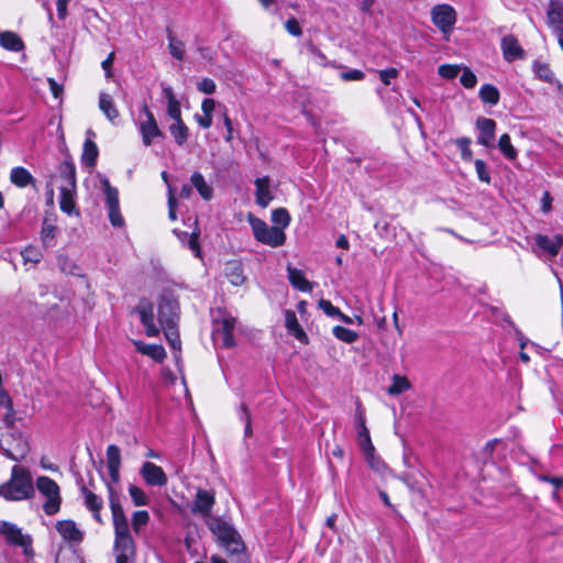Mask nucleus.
<instances>
[{"mask_svg": "<svg viewBox=\"0 0 563 563\" xmlns=\"http://www.w3.org/2000/svg\"><path fill=\"white\" fill-rule=\"evenodd\" d=\"M379 78L385 86L390 85V80L398 77L399 71L396 68H387L378 71Z\"/></svg>", "mask_w": 563, "mask_h": 563, "instance_id": "59", "label": "nucleus"}, {"mask_svg": "<svg viewBox=\"0 0 563 563\" xmlns=\"http://www.w3.org/2000/svg\"><path fill=\"white\" fill-rule=\"evenodd\" d=\"M460 81L466 89H472L477 84V78L475 74L467 67L463 68V73L460 77Z\"/></svg>", "mask_w": 563, "mask_h": 563, "instance_id": "55", "label": "nucleus"}, {"mask_svg": "<svg viewBox=\"0 0 563 563\" xmlns=\"http://www.w3.org/2000/svg\"><path fill=\"white\" fill-rule=\"evenodd\" d=\"M97 144L87 139L84 143L82 161L87 166H95L98 157Z\"/></svg>", "mask_w": 563, "mask_h": 563, "instance_id": "38", "label": "nucleus"}, {"mask_svg": "<svg viewBox=\"0 0 563 563\" xmlns=\"http://www.w3.org/2000/svg\"><path fill=\"white\" fill-rule=\"evenodd\" d=\"M0 533L5 537L9 543L21 547L26 556L33 555L32 538L29 534H23L15 525L5 521L1 522Z\"/></svg>", "mask_w": 563, "mask_h": 563, "instance_id": "7", "label": "nucleus"}, {"mask_svg": "<svg viewBox=\"0 0 563 563\" xmlns=\"http://www.w3.org/2000/svg\"><path fill=\"white\" fill-rule=\"evenodd\" d=\"M209 528L221 544L230 552L235 553L241 550L242 543L239 540L236 531L231 525L220 519H213L209 523Z\"/></svg>", "mask_w": 563, "mask_h": 563, "instance_id": "5", "label": "nucleus"}, {"mask_svg": "<svg viewBox=\"0 0 563 563\" xmlns=\"http://www.w3.org/2000/svg\"><path fill=\"white\" fill-rule=\"evenodd\" d=\"M167 38L170 55L177 60H183L185 57V43L172 33H168Z\"/></svg>", "mask_w": 563, "mask_h": 563, "instance_id": "39", "label": "nucleus"}, {"mask_svg": "<svg viewBox=\"0 0 563 563\" xmlns=\"http://www.w3.org/2000/svg\"><path fill=\"white\" fill-rule=\"evenodd\" d=\"M272 221L284 230L290 222V216L286 209L277 208L272 212Z\"/></svg>", "mask_w": 563, "mask_h": 563, "instance_id": "49", "label": "nucleus"}, {"mask_svg": "<svg viewBox=\"0 0 563 563\" xmlns=\"http://www.w3.org/2000/svg\"><path fill=\"white\" fill-rule=\"evenodd\" d=\"M355 426L357 430L358 438L361 440V444L365 451H373L374 448L371 442L369 431L365 424V410L357 404L356 412H355Z\"/></svg>", "mask_w": 563, "mask_h": 563, "instance_id": "21", "label": "nucleus"}, {"mask_svg": "<svg viewBox=\"0 0 563 563\" xmlns=\"http://www.w3.org/2000/svg\"><path fill=\"white\" fill-rule=\"evenodd\" d=\"M500 48L504 58L508 63H511L517 59H522L525 57L523 48L512 34H508L501 38Z\"/></svg>", "mask_w": 563, "mask_h": 563, "instance_id": "16", "label": "nucleus"}, {"mask_svg": "<svg viewBox=\"0 0 563 563\" xmlns=\"http://www.w3.org/2000/svg\"><path fill=\"white\" fill-rule=\"evenodd\" d=\"M99 109L110 122H114V120L119 118V111L114 104L113 98L107 92H100L99 95Z\"/></svg>", "mask_w": 563, "mask_h": 563, "instance_id": "30", "label": "nucleus"}, {"mask_svg": "<svg viewBox=\"0 0 563 563\" xmlns=\"http://www.w3.org/2000/svg\"><path fill=\"white\" fill-rule=\"evenodd\" d=\"M498 147L504 156L510 161H514L517 157V151L512 146L510 136L508 134H503L498 141Z\"/></svg>", "mask_w": 563, "mask_h": 563, "instance_id": "43", "label": "nucleus"}, {"mask_svg": "<svg viewBox=\"0 0 563 563\" xmlns=\"http://www.w3.org/2000/svg\"><path fill=\"white\" fill-rule=\"evenodd\" d=\"M163 329H164L166 340L168 341L170 347L174 350L175 353H179L180 352V338H179V333L177 331V325L165 327ZM175 357H177V354H175Z\"/></svg>", "mask_w": 563, "mask_h": 563, "instance_id": "42", "label": "nucleus"}, {"mask_svg": "<svg viewBox=\"0 0 563 563\" xmlns=\"http://www.w3.org/2000/svg\"><path fill=\"white\" fill-rule=\"evenodd\" d=\"M286 325L287 328L289 329V331L292 332V334L299 340V341H302L303 339L307 338L306 333L303 332V330L300 328L298 321H297V318L295 316L294 312H287V316H286Z\"/></svg>", "mask_w": 563, "mask_h": 563, "instance_id": "44", "label": "nucleus"}, {"mask_svg": "<svg viewBox=\"0 0 563 563\" xmlns=\"http://www.w3.org/2000/svg\"><path fill=\"white\" fill-rule=\"evenodd\" d=\"M249 223L252 228L254 238L271 247L282 246L286 241V234L278 227H268L266 222L260 218L249 214Z\"/></svg>", "mask_w": 563, "mask_h": 563, "instance_id": "3", "label": "nucleus"}, {"mask_svg": "<svg viewBox=\"0 0 563 563\" xmlns=\"http://www.w3.org/2000/svg\"><path fill=\"white\" fill-rule=\"evenodd\" d=\"M10 180L16 187L24 188L34 181L31 173L24 167H14L10 173Z\"/></svg>", "mask_w": 563, "mask_h": 563, "instance_id": "32", "label": "nucleus"}, {"mask_svg": "<svg viewBox=\"0 0 563 563\" xmlns=\"http://www.w3.org/2000/svg\"><path fill=\"white\" fill-rule=\"evenodd\" d=\"M476 125L479 130L477 142L486 147H492L495 139L496 122L493 119L479 118Z\"/></svg>", "mask_w": 563, "mask_h": 563, "instance_id": "20", "label": "nucleus"}, {"mask_svg": "<svg viewBox=\"0 0 563 563\" xmlns=\"http://www.w3.org/2000/svg\"><path fill=\"white\" fill-rule=\"evenodd\" d=\"M174 233L177 235L183 245H187L196 257H200L201 250L198 242L200 232L198 229H195L191 233L175 229Z\"/></svg>", "mask_w": 563, "mask_h": 563, "instance_id": "27", "label": "nucleus"}, {"mask_svg": "<svg viewBox=\"0 0 563 563\" xmlns=\"http://www.w3.org/2000/svg\"><path fill=\"white\" fill-rule=\"evenodd\" d=\"M30 451L27 435L20 429H12L0 437V453L8 459L21 462Z\"/></svg>", "mask_w": 563, "mask_h": 563, "instance_id": "2", "label": "nucleus"}, {"mask_svg": "<svg viewBox=\"0 0 563 563\" xmlns=\"http://www.w3.org/2000/svg\"><path fill=\"white\" fill-rule=\"evenodd\" d=\"M5 410L7 411L2 418V422H3L4 427L8 429V431H11L12 429H16L15 428L16 418H15V410L13 408V405H11L10 407H7Z\"/></svg>", "mask_w": 563, "mask_h": 563, "instance_id": "56", "label": "nucleus"}, {"mask_svg": "<svg viewBox=\"0 0 563 563\" xmlns=\"http://www.w3.org/2000/svg\"><path fill=\"white\" fill-rule=\"evenodd\" d=\"M217 85L211 78H202L197 84V89L203 93L211 95L216 91Z\"/></svg>", "mask_w": 563, "mask_h": 563, "instance_id": "58", "label": "nucleus"}, {"mask_svg": "<svg viewBox=\"0 0 563 563\" xmlns=\"http://www.w3.org/2000/svg\"><path fill=\"white\" fill-rule=\"evenodd\" d=\"M255 185V201L262 207L266 208L274 199V195L271 190V179L268 176L256 178Z\"/></svg>", "mask_w": 563, "mask_h": 563, "instance_id": "19", "label": "nucleus"}, {"mask_svg": "<svg viewBox=\"0 0 563 563\" xmlns=\"http://www.w3.org/2000/svg\"><path fill=\"white\" fill-rule=\"evenodd\" d=\"M115 561H134L135 545L131 534L118 536L114 540Z\"/></svg>", "mask_w": 563, "mask_h": 563, "instance_id": "17", "label": "nucleus"}, {"mask_svg": "<svg viewBox=\"0 0 563 563\" xmlns=\"http://www.w3.org/2000/svg\"><path fill=\"white\" fill-rule=\"evenodd\" d=\"M140 319L145 328L147 336H156L159 333V329L154 322L153 307L150 303H141L137 308Z\"/></svg>", "mask_w": 563, "mask_h": 563, "instance_id": "23", "label": "nucleus"}, {"mask_svg": "<svg viewBox=\"0 0 563 563\" xmlns=\"http://www.w3.org/2000/svg\"><path fill=\"white\" fill-rule=\"evenodd\" d=\"M340 77L344 81H357L364 79L365 75L362 70L351 69L340 74Z\"/></svg>", "mask_w": 563, "mask_h": 563, "instance_id": "60", "label": "nucleus"}, {"mask_svg": "<svg viewBox=\"0 0 563 563\" xmlns=\"http://www.w3.org/2000/svg\"><path fill=\"white\" fill-rule=\"evenodd\" d=\"M411 384L405 376L396 374L391 378V385L388 387L387 393L391 396H397L409 390Z\"/></svg>", "mask_w": 563, "mask_h": 563, "instance_id": "36", "label": "nucleus"}, {"mask_svg": "<svg viewBox=\"0 0 563 563\" xmlns=\"http://www.w3.org/2000/svg\"><path fill=\"white\" fill-rule=\"evenodd\" d=\"M107 208L109 220L113 227L121 228L124 224L123 217L119 207V192L115 188L111 187L108 180H104Z\"/></svg>", "mask_w": 563, "mask_h": 563, "instance_id": "12", "label": "nucleus"}, {"mask_svg": "<svg viewBox=\"0 0 563 563\" xmlns=\"http://www.w3.org/2000/svg\"><path fill=\"white\" fill-rule=\"evenodd\" d=\"M129 494H130L131 499L133 500L134 505H136V506H146L150 503V498L145 494V492L135 485H131L129 487Z\"/></svg>", "mask_w": 563, "mask_h": 563, "instance_id": "47", "label": "nucleus"}, {"mask_svg": "<svg viewBox=\"0 0 563 563\" xmlns=\"http://www.w3.org/2000/svg\"><path fill=\"white\" fill-rule=\"evenodd\" d=\"M532 68L538 79L551 85H555L560 91L563 90L562 84L559 80H556L555 74L547 63L536 60L533 63Z\"/></svg>", "mask_w": 563, "mask_h": 563, "instance_id": "25", "label": "nucleus"}, {"mask_svg": "<svg viewBox=\"0 0 563 563\" xmlns=\"http://www.w3.org/2000/svg\"><path fill=\"white\" fill-rule=\"evenodd\" d=\"M56 530L66 541L80 542L82 540V533L73 520L57 521Z\"/></svg>", "mask_w": 563, "mask_h": 563, "instance_id": "24", "label": "nucleus"}, {"mask_svg": "<svg viewBox=\"0 0 563 563\" xmlns=\"http://www.w3.org/2000/svg\"><path fill=\"white\" fill-rule=\"evenodd\" d=\"M285 27L287 32L294 36H300L302 34L301 27L295 18H290L286 21Z\"/></svg>", "mask_w": 563, "mask_h": 563, "instance_id": "62", "label": "nucleus"}, {"mask_svg": "<svg viewBox=\"0 0 563 563\" xmlns=\"http://www.w3.org/2000/svg\"><path fill=\"white\" fill-rule=\"evenodd\" d=\"M227 276L230 280V283L234 286H240L243 284L244 282V275L242 273V268L240 265L238 264H231L228 268H227Z\"/></svg>", "mask_w": 563, "mask_h": 563, "instance_id": "48", "label": "nucleus"}, {"mask_svg": "<svg viewBox=\"0 0 563 563\" xmlns=\"http://www.w3.org/2000/svg\"><path fill=\"white\" fill-rule=\"evenodd\" d=\"M60 181L58 187L76 188L75 166L69 162H63L58 166V176L52 177L47 183L49 194L53 195L54 183Z\"/></svg>", "mask_w": 563, "mask_h": 563, "instance_id": "13", "label": "nucleus"}, {"mask_svg": "<svg viewBox=\"0 0 563 563\" xmlns=\"http://www.w3.org/2000/svg\"><path fill=\"white\" fill-rule=\"evenodd\" d=\"M235 323V318L229 314L217 319L213 329L214 341L221 342L223 347H232L235 344L233 336Z\"/></svg>", "mask_w": 563, "mask_h": 563, "instance_id": "10", "label": "nucleus"}, {"mask_svg": "<svg viewBox=\"0 0 563 563\" xmlns=\"http://www.w3.org/2000/svg\"><path fill=\"white\" fill-rule=\"evenodd\" d=\"M169 132L179 146H183L189 137V130L183 120L174 121L169 125Z\"/></svg>", "mask_w": 563, "mask_h": 563, "instance_id": "34", "label": "nucleus"}, {"mask_svg": "<svg viewBox=\"0 0 563 563\" xmlns=\"http://www.w3.org/2000/svg\"><path fill=\"white\" fill-rule=\"evenodd\" d=\"M81 494L85 499V505L93 512V518L101 522L100 509L102 508V499L90 492L86 486H81Z\"/></svg>", "mask_w": 563, "mask_h": 563, "instance_id": "29", "label": "nucleus"}, {"mask_svg": "<svg viewBox=\"0 0 563 563\" xmlns=\"http://www.w3.org/2000/svg\"><path fill=\"white\" fill-rule=\"evenodd\" d=\"M107 464L109 475L112 482L117 483L120 478L121 451L118 445L110 444L107 448Z\"/></svg>", "mask_w": 563, "mask_h": 563, "instance_id": "22", "label": "nucleus"}, {"mask_svg": "<svg viewBox=\"0 0 563 563\" xmlns=\"http://www.w3.org/2000/svg\"><path fill=\"white\" fill-rule=\"evenodd\" d=\"M21 256L23 257L25 263L30 262L33 264L40 263L43 258V254L40 251V249H37L36 246H33V245H29V246L24 247L21 251Z\"/></svg>", "mask_w": 563, "mask_h": 563, "instance_id": "45", "label": "nucleus"}, {"mask_svg": "<svg viewBox=\"0 0 563 563\" xmlns=\"http://www.w3.org/2000/svg\"><path fill=\"white\" fill-rule=\"evenodd\" d=\"M0 46L11 52H20L24 48L20 36L11 31L0 33Z\"/></svg>", "mask_w": 563, "mask_h": 563, "instance_id": "31", "label": "nucleus"}, {"mask_svg": "<svg viewBox=\"0 0 563 563\" xmlns=\"http://www.w3.org/2000/svg\"><path fill=\"white\" fill-rule=\"evenodd\" d=\"M456 146L461 151V157L463 161L470 162L473 157V152L470 148L471 139L468 137H460L455 141Z\"/></svg>", "mask_w": 563, "mask_h": 563, "instance_id": "52", "label": "nucleus"}, {"mask_svg": "<svg viewBox=\"0 0 563 563\" xmlns=\"http://www.w3.org/2000/svg\"><path fill=\"white\" fill-rule=\"evenodd\" d=\"M318 306L329 317H338L341 314V310L334 307L329 300L321 299Z\"/></svg>", "mask_w": 563, "mask_h": 563, "instance_id": "57", "label": "nucleus"}, {"mask_svg": "<svg viewBox=\"0 0 563 563\" xmlns=\"http://www.w3.org/2000/svg\"><path fill=\"white\" fill-rule=\"evenodd\" d=\"M474 165L478 179L485 184H489L492 178L486 163L482 159H476Z\"/></svg>", "mask_w": 563, "mask_h": 563, "instance_id": "54", "label": "nucleus"}, {"mask_svg": "<svg viewBox=\"0 0 563 563\" xmlns=\"http://www.w3.org/2000/svg\"><path fill=\"white\" fill-rule=\"evenodd\" d=\"M55 225L49 223L47 220L43 222L42 230H41V240L42 244L45 249H49L54 246V240H55Z\"/></svg>", "mask_w": 563, "mask_h": 563, "instance_id": "41", "label": "nucleus"}, {"mask_svg": "<svg viewBox=\"0 0 563 563\" xmlns=\"http://www.w3.org/2000/svg\"><path fill=\"white\" fill-rule=\"evenodd\" d=\"M140 473L147 485L164 486L167 484V476L163 468L152 462L143 463Z\"/></svg>", "mask_w": 563, "mask_h": 563, "instance_id": "14", "label": "nucleus"}, {"mask_svg": "<svg viewBox=\"0 0 563 563\" xmlns=\"http://www.w3.org/2000/svg\"><path fill=\"white\" fill-rule=\"evenodd\" d=\"M35 487L40 494L46 498L43 504V510L47 516L57 514L60 509L62 497L57 483L48 476H38L35 482Z\"/></svg>", "mask_w": 563, "mask_h": 563, "instance_id": "4", "label": "nucleus"}, {"mask_svg": "<svg viewBox=\"0 0 563 563\" xmlns=\"http://www.w3.org/2000/svg\"><path fill=\"white\" fill-rule=\"evenodd\" d=\"M35 487L31 471L15 464L11 468L10 478L0 485V497L7 501H23L33 498Z\"/></svg>", "mask_w": 563, "mask_h": 563, "instance_id": "1", "label": "nucleus"}, {"mask_svg": "<svg viewBox=\"0 0 563 563\" xmlns=\"http://www.w3.org/2000/svg\"><path fill=\"white\" fill-rule=\"evenodd\" d=\"M479 98L483 102L495 106L498 103L500 95L495 86L485 84L479 89Z\"/></svg>", "mask_w": 563, "mask_h": 563, "instance_id": "37", "label": "nucleus"}, {"mask_svg": "<svg viewBox=\"0 0 563 563\" xmlns=\"http://www.w3.org/2000/svg\"><path fill=\"white\" fill-rule=\"evenodd\" d=\"M308 54L310 59L319 65V66H325L327 65V57L325 55L312 43H309L307 45Z\"/></svg>", "mask_w": 563, "mask_h": 563, "instance_id": "53", "label": "nucleus"}, {"mask_svg": "<svg viewBox=\"0 0 563 563\" xmlns=\"http://www.w3.org/2000/svg\"><path fill=\"white\" fill-rule=\"evenodd\" d=\"M60 191L59 207L62 211L71 214L75 209L74 192L75 188L58 187Z\"/></svg>", "mask_w": 563, "mask_h": 563, "instance_id": "35", "label": "nucleus"}, {"mask_svg": "<svg viewBox=\"0 0 563 563\" xmlns=\"http://www.w3.org/2000/svg\"><path fill=\"white\" fill-rule=\"evenodd\" d=\"M461 69H462V66H460V65L444 64V65L439 66L438 74L442 78L454 79L457 77Z\"/></svg>", "mask_w": 563, "mask_h": 563, "instance_id": "50", "label": "nucleus"}, {"mask_svg": "<svg viewBox=\"0 0 563 563\" xmlns=\"http://www.w3.org/2000/svg\"><path fill=\"white\" fill-rule=\"evenodd\" d=\"M110 508L112 512L115 537L131 534L128 518L125 517L119 500L114 497H110Z\"/></svg>", "mask_w": 563, "mask_h": 563, "instance_id": "15", "label": "nucleus"}, {"mask_svg": "<svg viewBox=\"0 0 563 563\" xmlns=\"http://www.w3.org/2000/svg\"><path fill=\"white\" fill-rule=\"evenodd\" d=\"M190 181H191V185L197 189V191L199 192V195L205 199V200H210L212 198V195H213V189L212 187L205 180V177L198 173V172H195L191 177H190Z\"/></svg>", "mask_w": 563, "mask_h": 563, "instance_id": "33", "label": "nucleus"}, {"mask_svg": "<svg viewBox=\"0 0 563 563\" xmlns=\"http://www.w3.org/2000/svg\"><path fill=\"white\" fill-rule=\"evenodd\" d=\"M142 111L145 115V120L139 124V131L142 135V142L145 146H151L153 140L163 136L161 129L156 122V119L152 111L146 104L143 106Z\"/></svg>", "mask_w": 563, "mask_h": 563, "instance_id": "11", "label": "nucleus"}, {"mask_svg": "<svg viewBox=\"0 0 563 563\" xmlns=\"http://www.w3.org/2000/svg\"><path fill=\"white\" fill-rule=\"evenodd\" d=\"M288 279L292 287L303 292H311L313 289V284L307 280L302 271L287 266Z\"/></svg>", "mask_w": 563, "mask_h": 563, "instance_id": "26", "label": "nucleus"}, {"mask_svg": "<svg viewBox=\"0 0 563 563\" xmlns=\"http://www.w3.org/2000/svg\"><path fill=\"white\" fill-rule=\"evenodd\" d=\"M533 240L534 245L531 250L538 257L547 254L553 258L560 253V250L563 246L562 234H555L554 236L550 238L545 234L539 233L534 235Z\"/></svg>", "mask_w": 563, "mask_h": 563, "instance_id": "9", "label": "nucleus"}, {"mask_svg": "<svg viewBox=\"0 0 563 563\" xmlns=\"http://www.w3.org/2000/svg\"><path fill=\"white\" fill-rule=\"evenodd\" d=\"M332 334L340 341L352 344L358 340V333L350 330L347 328H344L342 325H335L332 329Z\"/></svg>", "mask_w": 563, "mask_h": 563, "instance_id": "40", "label": "nucleus"}, {"mask_svg": "<svg viewBox=\"0 0 563 563\" xmlns=\"http://www.w3.org/2000/svg\"><path fill=\"white\" fill-rule=\"evenodd\" d=\"M134 346L137 350V352L150 356L156 362H162L166 356V352L162 345L148 344L142 341H134Z\"/></svg>", "mask_w": 563, "mask_h": 563, "instance_id": "28", "label": "nucleus"}, {"mask_svg": "<svg viewBox=\"0 0 563 563\" xmlns=\"http://www.w3.org/2000/svg\"><path fill=\"white\" fill-rule=\"evenodd\" d=\"M48 85H49V89H51V92L52 95L54 96L55 99H58L62 97L63 95V86L59 85L55 79L53 78H48Z\"/></svg>", "mask_w": 563, "mask_h": 563, "instance_id": "64", "label": "nucleus"}, {"mask_svg": "<svg viewBox=\"0 0 563 563\" xmlns=\"http://www.w3.org/2000/svg\"><path fill=\"white\" fill-rule=\"evenodd\" d=\"M214 505V496L208 490L198 489L191 506V512L202 517L209 516Z\"/></svg>", "mask_w": 563, "mask_h": 563, "instance_id": "18", "label": "nucleus"}, {"mask_svg": "<svg viewBox=\"0 0 563 563\" xmlns=\"http://www.w3.org/2000/svg\"><path fill=\"white\" fill-rule=\"evenodd\" d=\"M150 520V515L146 510H139L135 511L132 516V527L133 530L139 533L141 528L145 525H147Z\"/></svg>", "mask_w": 563, "mask_h": 563, "instance_id": "51", "label": "nucleus"}, {"mask_svg": "<svg viewBox=\"0 0 563 563\" xmlns=\"http://www.w3.org/2000/svg\"><path fill=\"white\" fill-rule=\"evenodd\" d=\"M57 263L63 273L69 275H80V268L67 256L59 255L57 257Z\"/></svg>", "mask_w": 563, "mask_h": 563, "instance_id": "46", "label": "nucleus"}, {"mask_svg": "<svg viewBox=\"0 0 563 563\" xmlns=\"http://www.w3.org/2000/svg\"><path fill=\"white\" fill-rule=\"evenodd\" d=\"M431 20L445 36H449L456 22V12L450 4H437L431 9Z\"/></svg>", "mask_w": 563, "mask_h": 563, "instance_id": "6", "label": "nucleus"}, {"mask_svg": "<svg viewBox=\"0 0 563 563\" xmlns=\"http://www.w3.org/2000/svg\"><path fill=\"white\" fill-rule=\"evenodd\" d=\"M176 198L173 194L170 186H168V209H169V218L170 220H176Z\"/></svg>", "mask_w": 563, "mask_h": 563, "instance_id": "63", "label": "nucleus"}, {"mask_svg": "<svg viewBox=\"0 0 563 563\" xmlns=\"http://www.w3.org/2000/svg\"><path fill=\"white\" fill-rule=\"evenodd\" d=\"M179 305L172 295H163L158 301V322L162 328L177 325Z\"/></svg>", "mask_w": 563, "mask_h": 563, "instance_id": "8", "label": "nucleus"}, {"mask_svg": "<svg viewBox=\"0 0 563 563\" xmlns=\"http://www.w3.org/2000/svg\"><path fill=\"white\" fill-rule=\"evenodd\" d=\"M167 114L174 121L183 120L181 119V110H180L179 101L168 102L167 103Z\"/></svg>", "mask_w": 563, "mask_h": 563, "instance_id": "61", "label": "nucleus"}]
</instances>
